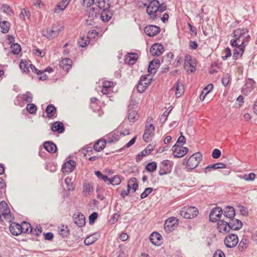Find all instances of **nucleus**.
Wrapping results in <instances>:
<instances>
[{
	"label": "nucleus",
	"instance_id": "obj_1",
	"mask_svg": "<svg viewBox=\"0 0 257 257\" xmlns=\"http://www.w3.org/2000/svg\"><path fill=\"white\" fill-rule=\"evenodd\" d=\"M233 37L234 39L231 40L230 42L231 46H236L239 43L246 45L251 39L248 30L246 28H237L234 30Z\"/></svg>",
	"mask_w": 257,
	"mask_h": 257
},
{
	"label": "nucleus",
	"instance_id": "obj_2",
	"mask_svg": "<svg viewBox=\"0 0 257 257\" xmlns=\"http://www.w3.org/2000/svg\"><path fill=\"white\" fill-rule=\"evenodd\" d=\"M62 27L53 25L51 28H46L42 30V35L47 39L51 40L57 37L62 31Z\"/></svg>",
	"mask_w": 257,
	"mask_h": 257
},
{
	"label": "nucleus",
	"instance_id": "obj_3",
	"mask_svg": "<svg viewBox=\"0 0 257 257\" xmlns=\"http://www.w3.org/2000/svg\"><path fill=\"white\" fill-rule=\"evenodd\" d=\"M83 4L86 5V14L88 18H96L100 14L99 9L96 7L95 1H83Z\"/></svg>",
	"mask_w": 257,
	"mask_h": 257
},
{
	"label": "nucleus",
	"instance_id": "obj_4",
	"mask_svg": "<svg viewBox=\"0 0 257 257\" xmlns=\"http://www.w3.org/2000/svg\"><path fill=\"white\" fill-rule=\"evenodd\" d=\"M198 213L197 208L194 206H185L180 211V215L186 219H191L196 217Z\"/></svg>",
	"mask_w": 257,
	"mask_h": 257
},
{
	"label": "nucleus",
	"instance_id": "obj_5",
	"mask_svg": "<svg viewBox=\"0 0 257 257\" xmlns=\"http://www.w3.org/2000/svg\"><path fill=\"white\" fill-rule=\"evenodd\" d=\"M202 158V156L199 152L193 154L186 161L187 168L190 170L195 168L201 161Z\"/></svg>",
	"mask_w": 257,
	"mask_h": 257
},
{
	"label": "nucleus",
	"instance_id": "obj_6",
	"mask_svg": "<svg viewBox=\"0 0 257 257\" xmlns=\"http://www.w3.org/2000/svg\"><path fill=\"white\" fill-rule=\"evenodd\" d=\"M224 243L225 246L227 248L235 247L238 243L237 235L234 233L229 234L225 237Z\"/></svg>",
	"mask_w": 257,
	"mask_h": 257
},
{
	"label": "nucleus",
	"instance_id": "obj_7",
	"mask_svg": "<svg viewBox=\"0 0 257 257\" xmlns=\"http://www.w3.org/2000/svg\"><path fill=\"white\" fill-rule=\"evenodd\" d=\"M172 150L173 152L174 157L181 158L184 156L188 152L189 149L176 144L172 147Z\"/></svg>",
	"mask_w": 257,
	"mask_h": 257
},
{
	"label": "nucleus",
	"instance_id": "obj_8",
	"mask_svg": "<svg viewBox=\"0 0 257 257\" xmlns=\"http://www.w3.org/2000/svg\"><path fill=\"white\" fill-rule=\"evenodd\" d=\"M149 75L142 76L139 82L137 85V88L139 92H144L146 88L148 87L149 85L151 83L152 78L148 79Z\"/></svg>",
	"mask_w": 257,
	"mask_h": 257
},
{
	"label": "nucleus",
	"instance_id": "obj_9",
	"mask_svg": "<svg viewBox=\"0 0 257 257\" xmlns=\"http://www.w3.org/2000/svg\"><path fill=\"white\" fill-rule=\"evenodd\" d=\"M223 214V210L221 207L213 208L209 214V220L212 222L218 221Z\"/></svg>",
	"mask_w": 257,
	"mask_h": 257
},
{
	"label": "nucleus",
	"instance_id": "obj_10",
	"mask_svg": "<svg viewBox=\"0 0 257 257\" xmlns=\"http://www.w3.org/2000/svg\"><path fill=\"white\" fill-rule=\"evenodd\" d=\"M255 82L251 78H248L245 80V83L241 89L243 94L247 95L255 87Z\"/></svg>",
	"mask_w": 257,
	"mask_h": 257
},
{
	"label": "nucleus",
	"instance_id": "obj_11",
	"mask_svg": "<svg viewBox=\"0 0 257 257\" xmlns=\"http://www.w3.org/2000/svg\"><path fill=\"white\" fill-rule=\"evenodd\" d=\"M171 91L175 92L176 97H180L184 92V88L183 84L180 81L178 80L171 88Z\"/></svg>",
	"mask_w": 257,
	"mask_h": 257
},
{
	"label": "nucleus",
	"instance_id": "obj_12",
	"mask_svg": "<svg viewBox=\"0 0 257 257\" xmlns=\"http://www.w3.org/2000/svg\"><path fill=\"white\" fill-rule=\"evenodd\" d=\"M158 2L159 1H150V4L148 5H147V12L148 15L155 17H157L156 13L158 11Z\"/></svg>",
	"mask_w": 257,
	"mask_h": 257
},
{
	"label": "nucleus",
	"instance_id": "obj_13",
	"mask_svg": "<svg viewBox=\"0 0 257 257\" xmlns=\"http://www.w3.org/2000/svg\"><path fill=\"white\" fill-rule=\"evenodd\" d=\"M155 127L153 124L151 123L149 125H146L145 127V133L143 135V140L146 142H148L151 138L153 137L154 135Z\"/></svg>",
	"mask_w": 257,
	"mask_h": 257
},
{
	"label": "nucleus",
	"instance_id": "obj_14",
	"mask_svg": "<svg viewBox=\"0 0 257 257\" xmlns=\"http://www.w3.org/2000/svg\"><path fill=\"white\" fill-rule=\"evenodd\" d=\"M217 228L219 232L223 234H226L230 231L228 221L223 220H219L217 221Z\"/></svg>",
	"mask_w": 257,
	"mask_h": 257
},
{
	"label": "nucleus",
	"instance_id": "obj_15",
	"mask_svg": "<svg viewBox=\"0 0 257 257\" xmlns=\"http://www.w3.org/2000/svg\"><path fill=\"white\" fill-rule=\"evenodd\" d=\"M227 221L230 230H238L242 227V222L234 217L229 219Z\"/></svg>",
	"mask_w": 257,
	"mask_h": 257
},
{
	"label": "nucleus",
	"instance_id": "obj_16",
	"mask_svg": "<svg viewBox=\"0 0 257 257\" xmlns=\"http://www.w3.org/2000/svg\"><path fill=\"white\" fill-rule=\"evenodd\" d=\"M246 45H241V44H238V45L236 46H232V47H235L234 50H233V55L232 57L233 59L237 60L240 58L244 51L245 47Z\"/></svg>",
	"mask_w": 257,
	"mask_h": 257
},
{
	"label": "nucleus",
	"instance_id": "obj_17",
	"mask_svg": "<svg viewBox=\"0 0 257 257\" xmlns=\"http://www.w3.org/2000/svg\"><path fill=\"white\" fill-rule=\"evenodd\" d=\"M150 51L152 56H159L164 51V46L161 44H154L151 46Z\"/></svg>",
	"mask_w": 257,
	"mask_h": 257
},
{
	"label": "nucleus",
	"instance_id": "obj_18",
	"mask_svg": "<svg viewBox=\"0 0 257 257\" xmlns=\"http://www.w3.org/2000/svg\"><path fill=\"white\" fill-rule=\"evenodd\" d=\"M175 217H170L167 219L164 224V229L169 233L173 231L175 227V223L177 221Z\"/></svg>",
	"mask_w": 257,
	"mask_h": 257
},
{
	"label": "nucleus",
	"instance_id": "obj_19",
	"mask_svg": "<svg viewBox=\"0 0 257 257\" xmlns=\"http://www.w3.org/2000/svg\"><path fill=\"white\" fill-rule=\"evenodd\" d=\"M144 32L148 36L154 37L160 32V28L155 25H148L144 28Z\"/></svg>",
	"mask_w": 257,
	"mask_h": 257
},
{
	"label": "nucleus",
	"instance_id": "obj_20",
	"mask_svg": "<svg viewBox=\"0 0 257 257\" xmlns=\"http://www.w3.org/2000/svg\"><path fill=\"white\" fill-rule=\"evenodd\" d=\"M76 167V162L73 160H69L65 162L62 167L63 173H71Z\"/></svg>",
	"mask_w": 257,
	"mask_h": 257
},
{
	"label": "nucleus",
	"instance_id": "obj_21",
	"mask_svg": "<svg viewBox=\"0 0 257 257\" xmlns=\"http://www.w3.org/2000/svg\"><path fill=\"white\" fill-rule=\"evenodd\" d=\"M74 222L79 227H82L85 224V218L81 213L75 214L73 217Z\"/></svg>",
	"mask_w": 257,
	"mask_h": 257
},
{
	"label": "nucleus",
	"instance_id": "obj_22",
	"mask_svg": "<svg viewBox=\"0 0 257 257\" xmlns=\"http://www.w3.org/2000/svg\"><path fill=\"white\" fill-rule=\"evenodd\" d=\"M160 65V60L158 59H154L149 63L148 70V72L150 74H155L157 71V69L159 68Z\"/></svg>",
	"mask_w": 257,
	"mask_h": 257
},
{
	"label": "nucleus",
	"instance_id": "obj_23",
	"mask_svg": "<svg viewBox=\"0 0 257 257\" xmlns=\"http://www.w3.org/2000/svg\"><path fill=\"white\" fill-rule=\"evenodd\" d=\"M9 230L11 233L15 236H18L22 233L21 225L17 222H12L11 223Z\"/></svg>",
	"mask_w": 257,
	"mask_h": 257
},
{
	"label": "nucleus",
	"instance_id": "obj_24",
	"mask_svg": "<svg viewBox=\"0 0 257 257\" xmlns=\"http://www.w3.org/2000/svg\"><path fill=\"white\" fill-rule=\"evenodd\" d=\"M226 166L224 163H217L206 166L204 169V172L206 174L212 170H215L218 169H224L226 168Z\"/></svg>",
	"mask_w": 257,
	"mask_h": 257
},
{
	"label": "nucleus",
	"instance_id": "obj_25",
	"mask_svg": "<svg viewBox=\"0 0 257 257\" xmlns=\"http://www.w3.org/2000/svg\"><path fill=\"white\" fill-rule=\"evenodd\" d=\"M223 214L227 219H229L234 217L235 210L233 207L227 206L223 210Z\"/></svg>",
	"mask_w": 257,
	"mask_h": 257
},
{
	"label": "nucleus",
	"instance_id": "obj_26",
	"mask_svg": "<svg viewBox=\"0 0 257 257\" xmlns=\"http://www.w3.org/2000/svg\"><path fill=\"white\" fill-rule=\"evenodd\" d=\"M46 112L49 118H53L57 115L56 107L53 104H49L46 107Z\"/></svg>",
	"mask_w": 257,
	"mask_h": 257
},
{
	"label": "nucleus",
	"instance_id": "obj_27",
	"mask_svg": "<svg viewBox=\"0 0 257 257\" xmlns=\"http://www.w3.org/2000/svg\"><path fill=\"white\" fill-rule=\"evenodd\" d=\"M51 130L53 132H57L59 134H61L64 132L65 127L62 122L57 121L52 124Z\"/></svg>",
	"mask_w": 257,
	"mask_h": 257
},
{
	"label": "nucleus",
	"instance_id": "obj_28",
	"mask_svg": "<svg viewBox=\"0 0 257 257\" xmlns=\"http://www.w3.org/2000/svg\"><path fill=\"white\" fill-rule=\"evenodd\" d=\"M161 239V235L157 232H153L150 236L151 242L155 245H159L160 244Z\"/></svg>",
	"mask_w": 257,
	"mask_h": 257
},
{
	"label": "nucleus",
	"instance_id": "obj_29",
	"mask_svg": "<svg viewBox=\"0 0 257 257\" xmlns=\"http://www.w3.org/2000/svg\"><path fill=\"white\" fill-rule=\"evenodd\" d=\"M72 61L69 58H65L60 62L59 66L61 68L66 72L71 68Z\"/></svg>",
	"mask_w": 257,
	"mask_h": 257
},
{
	"label": "nucleus",
	"instance_id": "obj_30",
	"mask_svg": "<svg viewBox=\"0 0 257 257\" xmlns=\"http://www.w3.org/2000/svg\"><path fill=\"white\" fill-rule=\"evenodd\" d=\"M153 149V147L152 145H148L143 151L137 155L136 158L137 162L140 161L142 159V157L150 154Z\"/></svg>",
	"mask_w": 257,
	"mask_h": 257
},
{
	"label": "nucleus",
	"instance_id": "obj_31",
	"mask_svg": "<svg viewBox=\"0 0 257 257\" xmlns=\"http://www.w3.org/2000/svg\"><path fill=\"white\" fill-rule=\"evenodd\" d=\"M119 139L118 131H112L106 135V140L108 143H112L117 141Z\"/></svg>",
	"mask_w": 257,
	"mask_h": 257
},
{
	"label": "nucleus",
	"instance_id": "obj_32",
	"mask_svg": "<svg viewBox=\"0 0 257 257\" xmlns=\"http://www.w3.org/2000/svg\"><path fill=\"white\" fill-rule=\"evenodd\" d=\"M44 149L50 153H54L57 151V146L52 141H47L44 144Z\"/></svg>",
	"mask_w": 257,
	"mask_h": 257
},
{
	"label": "nucleus",
	"instance_id": "obj_33",
	"mask_svg": "<svg viewBox=\"0 0 257 257\" xmlns=\"http://www.w3.org/2000/svg\"><path fill=\"white\" fill-rule=\"evenodd\" d=\"M106 141L105 139H100L98 140L93 145V149L97 152L102 151L105 147Z\"/></svg>",
	"mask_w": 257,
	"mask_h": 257
},
{
	"label": "nucleus",
	"instance_id": "obj_34",
	"mask_svg": "<svg viewBox=\"0 0 257 257\" xmlns=\"http://www.w3.org/2000/svg\"><path fill=\"white\" fill-rule=\"evenodd\" d=\"M69 1H61L59 3L54 9L55 13L59 14L61 12L64 11L69 4Z\"/></svg>",
	"mask_w": 257,
	"mask_h": 257
},
{
	"label": "nucleus",
	"instance_id": "obj_35",
	"mask_svg": "<svg viewBox=\"0 0 257 257\" xmlns=\"http://www.w3.org/2000/svg\"><path fill=\"white\" fill-rule=\"evenodd\" d=\"M109 1H107L108 2ZM96 7L99 9V11L101 12L102 11L109 9L110 4L106 3V1H95Z\"/></svg>",
	"mask_w": 257,
	"mask_h": 257
},
{
	"label": "nucleus",
	"instance_id": "obj_36",
	"mask_svg": "<svg viewBox=\"0 0 257 257\" xmlns=\"http://www.w3.org/2000/svg\"><path fill=\"white\" fill-rule=\"evenodd\" d=\"M0 211L4 217H6L10 213V210L7 203L5 201L0 202Z\"/></svg>",
	"mask_w": 257,
	"mask_h": 257
},
{
	"label": "nucleus",
	"instance_id": "obj_37",
	"mask_svg": "<svg viewBox=\"0 0 257 257\" xmlns=\"http://www.w3.org/2000/svg\"><path fill=\"white\" fill-rule=\"evenodd\" d=\"M192 60L191 59V56L186 55L185 57V63H184V68L186 69H188V67L191 68L190 72L191 73H193L195 71L196 68L195 67L192 65Z\"/></svg>",
	"mask_w": 257,
	"mask_h": 257
},
{
	"label": "nucleus",
	"instance_id": "obj_38",
	"mask_svg": "<svg viewBox=\"0 0 257 257\" xmlns=\"http://www.w3.org/2000/svg\"><path fill=\"white\" fill-rule=\"evenodd\" d=\"M100 13V18L104 22H108L112 17V13L109 9L102 11Z\"/></svg>",
	"mask_w": 257,
	"mask_h": 257
},
{
	"label": "nucleus",
	"instance_id": "obj_39",
	"mask_svg": "<svg viewBox=\"0 0 257 257\" xmlns=\"http://www.w3.org/2000/svg\"><path fill=\"white\" fill-rule=\"evenodd\" d=\"M138 55L136 53H131L125 56V62L129 64H134L138 59Z\"/></svg>",
	"mask_w": 257,
	"mask_h": 257
},
{
	"label": "nucleus",
	"instance_id": "obj_40",
	"mask_svg": "<svg viewBox=\"0 0 257 257\" xmlns=\"http://www.w3.org/2000/svg\"><path fill=\"white\" fill-rule=\"evenodd\" d=\"M128 119L131 122H135L139 118L138 113L137 111L134 110H130L127 116Z\"/></svg>",
	"mask_w": 257,
	"mask_h": 257
},
{
	"label": "nucleus",
	"instance_id": "obj_41",
	"mask_svg": "<svg viewBox=\"0 0 257 257\" xmlns=\"http://www.w3.org/2000/svg\"><path fill=\"white\" fill-rule=\"evenodd\" d=\"M30 64H31L30 62L22 60L20 64V67L23 72H28L29 71Z\"/></svg>",
	"mask_w": 257,
	"mask_h": 257
},
{
	"label": "nucleus",
	"instance_id": "obj_42",
	"mask_svg": "<svg viewBox=\"0 0 257 257\" xmlns=\"http://www.w3.org/2000/svg\"><path fill=\"white\" fill-rule=\"evenodd\" d=\"M20 225L22 228V232L26 233H30V230L32 228V226L30 223L26 221H23Z\"/></svg>",
	"mask_w": 257,
	"mask_h": 257
},
{
	"label": "nucleus",
	"instance_id": "obj_43",
	"mask_svg": "<svg viewBox=\"0 0 257 257\" xmlns=\"http://www.w3.org/2000/svg\"><path fill=\"white\" fill-rule=\"evenodd\" d=\"M10 24L9 22L4 21L1 22L0 23V27L2 29V32L3 33H7L10 29Z\"/></svg>",
	"mask_w": 257,
	"mask_h": 257
},
{
	"label": "nucleus",
	"instance_id": "obj_44",
	"mask_svg": "<svg viewBox=\"0 0 257 257\" xmlns=\"http://www.w3.org/2000/svg\"><path fill=\"white\" fill-rule=\"evenodd\" d=\"M248 240L246 238H242L239 242L238 248L240 251H242L246 249L248 246Z\"/></svg>",
	"mask_w": 257,
	"mask_h": 257
},
{
	"label": "nucleus",
	"instance_id": "obj_45",
	"mask_svg": "<svg viewBox=\"0 0 257 257\" xmlns=\"http://www.w3.org/2000/svg\"><path fill=\"white\" fill-rule=\"evenodd\" d=\"M173 162L168 160H165L161 162V166L163 168L167 169H170V172H171L173 166Z\"/></svg>",
	"mask_w": 257,
	"mask_h": 257
},
{
	"label": "nucleus",
	"instance_id": "obj_46",
	"mask_svg": "<svg viewBox=\"0 0 257 257\" xmlns=\"http://www.w3.org/2000/svg\"><path fill=\"white\" fill-rule=\"evenodd\" d=\"M128 181L129 183L131 184V188L133 189V192H135L139 188L137 179L135 177H133L131 178Z\"/></svg>",
	"mask_w": 257,
	"mask_h": 257
},
{
	"label": "nucleus",
	"instance_id": "obj_47",
	"mask_svg": "<svg viewBox=\"0 0 257 257\" xmlns=\"http://www.w3.org/2000/svg\"><path fill=\"white\" fill-rule=\"evenodd\" d=\"M108 182L109 184L113 185H117L120 183L121 180L118 175H115L113 177L109 178Z\"/></svg>",
	"mask_w": 257,
	"mask_h": 257
},
{
	"label": "nucleus",
	"instance_id": "obj_48",
	"mask_svg": "<svg viewBox=\"0 0 257 257\" xmlns=\"http://www.w3.org/2000/svg\"><path fill=\"white\" fill-rule=\"evenodd\" d=\"M12 53L14 54H18L21 50V46L18 43H14L11 46Z\"/></svg>",
	"mask_w": 257,
	"mask_h": 257
},
{
	"label": "nucleus",
	"instance_id": "obj_49",
	"mask_svg": "<svg viewBox=\"0 0 257 257\" xmlns=\"http://www.w3.org/2000/svg\"><path fill=\"white\" fill-rule=\"evenodd\" d=\"M27 111L31 114L36 113L37 108L35 104L34 103H29L26 106Z\"/></svg>",
	"mask_w": 257,
	"mask_h": 257
},
{
	"label": "nucleus",
	"instance_id": "obj_50",
	"mask_svg": "<svg viewBox=\"0 0 257 257\" xmlns=\"http://www.w3.org/2000/svg\"><path fill=\"white\" fill-rule=\"evenodd\" d=\"M157 163L155 162H152L151 163H148L146 166V169L150 172H154L157 169Z\"/></svg>",
	"mask_w": 257,
	"mask_h": 257
},
{
	"label": "nucleus",
	"instance_id": "obj_51",
	"mask_svg": "<svg viewBox=\"0 0 257 257\" xmlns=\"http://www.w3.org/2000/svg\"><path fill=\"white\" fill-rule=\"evenodd\" d=\"M88 37L85 38L84 37H81L78 41V43L79 47L83 48L86 46L88 43H89V40H88Z\"/></svg>",
	"mask_w": 257,
	"mask_h": 257
},
{
	"label": "nucleus",
	"instance_id": "obj_52",
	"mask_svg": "<svg viewBox=\"0 0 257 257\" xmlns=\"http://www.w3.org/2000/svg\"><path fill=\"white\" fill-rule=\"evenodd\" d=\"M97 238L93 235H90L85 238L84 243L86 245H89L95 242Z\"/></svg>",
	"mask_w": 257,
	"mask_h": 257
},
{
	"label": "nucleus",
	"instance_id": "obj_53",
	"mask_svg": "<svg viewBox=\"0 0 257 257\" xmlns=\"http://www.w3.org/2000/svg\"><path fill=\"white\" fill-rule=\"evenodd\" d=\"M95 175L98 178L102 179L105 182H106L109 180V178L106 175H104L102 174L99 171H95Z\"/></svg>",
	"mask_w": 257,
	"mask_h": 257
},
{
	"label": "nucleus",
	"instance_id": "obj_54",
	"mask_svg": "<svg viewBox=\"0 0 257 257\" xmlns=\"http://www.w3.org/2000/svg\"><path fill=\"white\" fill-rule=\"evenodd\" d=\"M153 189L151 187L146 188L144 192L141 194V198L144 199L147 197L149 194H150L153 191Z\"/></svg>",
	"mask_w": 257,
	"mask_h": 257
},
{
	"label": "nucleus",
	"instance_id": "obj_55",
	"mask_svg": "<svg viewBox=\"0 0 257 257\" xmlns=\"http://www.w3.org/2000/svg\"><path fill=\"white\" fill-rule=\"evenodd\" d=\"M23 99L27 102H31L32 101L33 95L31 93V92L27 91L25 94L23 95Z\"/></svg>",
	"mask_w": 257,
	"mask_h": 257
},
{
	"label": "nucleus",
	"instance_id": "obj_56",
	"mask_svg": "<svg viewBox=\"0 0 257 257\" xmlns=\"http://www.w3.org/2000/svg\"><path fill=\"white\" fill-rule=\"evenodd\" d=\"M30 15V12L28 8H24L21 10V13L20 14V18L21 19H23V20L25 19V17H28Z\"/></svg>",
	"mask_w": 257,
	"mask_h": 257
},
{
	"label": "nucleus",
	"instance_id": "obj_57",
	"mask_svg": "<svg viewBox=\"0 0 257 257\" xmlns=\"http://www.w3.org/2000/svg\"><path fill=\"white\" fill-rule=\"evenodd\" d=\"M98 217V213L94 212L89 216V222L90 224H92Z\"/></svg>",
	"mask_w": 257,
	"mask_h": 257
},
{
	"label": "nucleus",
	"instance_id": "obj_58",
	"mask_svg": "<svg viewBox=\"0 0 257 257\" xmlns=\"http://www.w3.org/2000/svg\"><path fill=\"white\" fill-rule=\"evenodd\" d=\"M229 77H230V76L228 73H226V74H225L223 75V76L222 78V79H221V81H222V84L224 86H226L228 85V84L229 82Z\"/></svg>",
	"mask_w": 257,
	"mask_h": 257
},
{
	"label": "nucleus",
	"instance_id": "obj_59",
	"mask_svg": "<svg viewBox=\"0 0 257 257\" xmlns=\"http://www.w3.org/2000/svg\"><path fill=\"white\" fill-rule=\"evenodd\" d=\"M30 231L33 235L38 236L42 232V228L40 226L37 227L34 229H33L32 228L30 230Z\"/></svg>",
	"mask_w": 257,
	"mask_h": 257
},
{
	"label": "nucleus",
	"instance_id": "obj_60",
	"mask_svg": "<svg viewBox=\"0 0 257 257\" xmlns=\"http://www.w3.org/2000/svg\"><path fill=\"white\" fill-rule=\"evenodd\" d=\"M2 11H3L4 13L10 14L13 13V11L12 10L10 7L7 5H3L1 8Z\"/></svg>",
	"mask_w": 257,
	"mask_h": 257
},
{
	"label": "nucleus",
	"instance_id": "obj_61",
	"mask_svg": "<svg viewBox=\"0 0 257 257\" xmlns=\"http://www.w3.org/2000/svg\"><path fill=\"white\" fill-rule=\"evenodd\" d=\"M213 88V85L212 84H209L202 91V94L207 95Z\"/></svg>",
	"mask_w": 257,
	"mask_h": 257
},
{
	"label": "nucleus",
	"instance_id": "obj_62",
	"mask_svg": "<svg viewBox=\"0 0 257 257\" xmlns=\"http://www.w3.org/2000/svg\"><path fill=\"white\" fill-rule=\"evenodd\" d=\"M71 182V179L68 177L66 178L65 179V182L67 185V188L68 191H73L74 190V186L72 184H70Z\"/></svg>",
	"mask_w": 257,
	"mask_h": 257
},
{
	"label": "nucleus",
	"instance_id": "obj_63",
	"mask_svg": "<svg viewBox=\"0 0 257 257\" xmlns=\"http://www.w3.org/2000/svg\"><path fill=\"white\" fill-rule=\"evenodd\" d=\"M221 151L217 149H215L212 153V157L214 159H218L221 156Z\"/></svg>",
	"mask_w": 257,
	"mask_h": 257
},
{
	"label": "nucleus",
	"instance_id": "obj_64",
	"mask_svg": "<svg viewBox=\"0 0 257 257\" xmlns=\"http://www.w3.org/2000/svg\"><path fill=\"white\" fill-rule=\"evenodd\" d=\"M169 113L170 111H168L167 110L163 113L160 119V121L161 123L163 124L165 122Z\"/></svg>",
	"mask_w": 257,
	"mask_h": 257
}]
</instances>
